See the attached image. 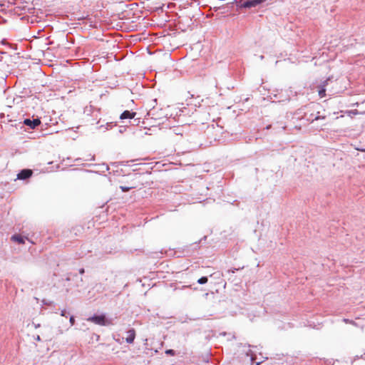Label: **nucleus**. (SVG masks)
<instances>
[{
    "instance_id": "f03ea898",
    "label": "nucleus",
    "mask_w": 365,
    "mask_h": 365,
    "mask_svg": "<svg viewBox=\"0 0 365 365\" xmlns=\"http://www.w3.org/2000/svg\"><path fill=\"white\" fill-rule=\"evenodd\" d=\"M266 0H249L245 1L242 6L244 8L256 7L257 6L264 2Z\"/></svg>"
},
{
    "instance_id": "4468645a",
    "label": "nucleus",
    "mask_w": 365,
    "mask_h": 365,
    "mask_svg": "<svg viewBox=\"0 0 365 365\" xmlns=\"http://www.w3.org/2000/svg\"><path fill=\"white\" fill-rule=\"evenodd\" d=\"M32 324L34 325L35 329H37L41 326L40 324H36L35 322H33Z\"/></svg>"
},
{
    "instance_id": "dca6fc26",
    "label": "nucleus",
    "mask_w": 365,
    "mask_h": 365,
    "mask_svg": "<svg viewBox=\"0 0 365 365\" xmlns=\"http://www.w3.org/2000/svg\"><path fill=\"white\" fill-rule=\"evenodd\" d=\"M66 310H62L61 311V315L62 317H66Z\"/></svg>"
},
{
    "instance_id": "f3484780",
    "label": "nucleus",
    "mask_w": 365,
    "mask_h": 365,
    "mask_svg": "<svg viewBox=\"0 0 365 365\" xmlns=\"http://www.w3.org/2000/svg\"><path fill=\"white\" fill-rule=\"evenodd\" d=\"M106 129H107V130H108V127H111V126H112V123H106Z\"/></svg>"
},
{
    "instance_id": "a211bd4d",
    "label": "nucleus",
    "mask_w": 365,
    "mask_h": 365,
    "mask_svg": "<svg viewBox=\"0 0 365 365\" xmlns=\"http://www.w3.org/2000/svg\"><path fill=\"white\" fill-rule=\"evenodd\" d=\"M79 272H80V274H83L84 273V269H81Z\"/></svg>"
},
{
    "instance_id": "ddd939ff",
    "label": "nucleus",
    "mask_w": 365,
    "mask_h": 365,
    "mask_svg": "<svg viewBox=\"0 0 365 365\" xmlns=\"http://www.w3.org/2000/svg\"><path fill=\"white\" fill-rule=\"evenodd\" d=\"M325 118V116H320V115H317V117H315V118L313 120H319V119H324Z\"/></svg>"
},
{
    "instance_id": "0eeeda50",
    "label": "nucleus",
    "mask_w": 365,
    "mask_h": 365,
    "mask_svg": "<svg viewBox=\"0 0 365 365\" xmlns=\"http://www.w3.org/2000/svg\"><path fill=\"white\" fill-rule=\"evenodd\" d=\"M11 240L19 244H24L25 242L24 238L20 235H14L11 237Z\"/></svg>"
},
{
    "instance_id": "7ed1b4c3",
    "label": "nucleus",
    "mask_w": 365,
    "mask_h": 365,
    "mask_svg": "<svg viewBox=\"0 0 365 365\" xmlns=\"http://www.w3.org/2000/svg\"><path fill=\"white\" fill-rule=\"evenodd\" d=\"M24 124L29 126L31 129H34L36 126L41 124V120L38 118L34 120L25 119L24 120Z\"/></svg>"
},
{
    "instance_id": "9d476101",
    "label": "nucleus",
    "mask_w": 365,
    "mask_h": 365,
    "mask_svg": "<svg viewBox=\"0 0 365 365\" xmlns=\"http://www.w3.org/2000/svg\"><path fill=\"white\" fill-rule=\"evenodd\" d=\"M165 354L171 356H174L175 354V351L173 349H167L165 351Z\"/></svg>"
},
{
    "instance_id": "20e7f679",
    "label": "nucleus",
    "mask_w": 365,
    "mask_h": 365,
    "mask_svg": "<svg viewBox=\"0 0 365 365\" xmlns=\"http://www.w3.org/2000/svg\"><path fill=\"white\" fill-rule=\"evenodd\" d=\"M32 170L29 169L22 170L18 175L17 179L19 180H26L30 178L32 175Z\"/></svg>"
},
{
    "instance_id": "423d86ee",
    "label": "nucleus",
    "mask_w": 365,
    "mask_h": 365,
    "mask_svg": "<svg viewBox=\"0 0 365 365\" xmlns=\"http://www.w3.org/2000/svg\"><path fill=\"white\" fill-rule=\"evenodd\" d=\"M135 115V113L130 112L129 110H125L121 115L120 119L133 118Z\"/></svg>"
},
{
    "instance_id": "1a4fd4ad",
    "label": "nucleus",
    "mask_w": 365,
    "mask_h": 365,
    "mask_svg": "<svg viewBox=\"0 0 365 365\" xmlns=\"http://www.w3.org/2000/svg\"><path fill=\"white\" fill-rule=\"evenodd\" d=\"M326 90L324 88H322L319 90V95L320 98H323L325 96Z\"/></svg>"
},
{
    "instance_id": "f8f14e48",
    "label": "nucleus",
    "mask_w": 365,
    "mask_h": 365,
    "mask_svg": "<svg viewBox=\"0 0 365 365\" xmlns=\"http://www.w3.org/2000/svg\"><path fill=\"white\" fill-rule=\"evenodd\" d=\"M69 321H70L71 325L73 326L74 324V323H75L74 317L73 316L71 317Z\"/></svg>"
},
{
    "instance_id": "39448f33",
    "label": "nucleus",
    "mask_w": 365,
    "mask_h": 365,
    "mask_svg": "<svg viewBox=\"0 0 365 365\" xmlns=\"http://www.w3.org/2000/svg\"><path fill=\"white\" fill-rule=\"evenodd\" d=\"M135 338V331L133 329H131L127 331V337L125 341L128 344H132Z\"/></svg>"
},
{
    "instance_id": "6ab92c4d",
    "label": "nucleus",
    "mask_w": 365,
    "mask_h": 365,
    "mask_svg": "<svg viewBox=\"0 0 365 365\" xmlns=\"http://www.w3.org/2000/svg\"><path fill=\"white\" fill-rule=\"evenodd\" d=\"M36 339L37 341H41V338H40V336L38 335L36 336Z\"/></svg>"
},
{
    "instance_id": "6e6552de",
    "label": "nucleus",
    "mask_w": 365,
    "mask_h": 365,
    "mask_svg": "<svg viewBox=\"0 0 365 365\" xmlns=\"http://www.w3.org/2000/svg\"><path fill=\"white\" fill-rule=\"evenodd\" d=\"M197 282L200 284H204L207 282V277H202L197 280Z\"/></svg>"
},
{
    "instance_id": "9b49d317",
    "label": "nucleus",
    "mask_w": 365,
    "mask_h": 365,
    "mask_svg": "<svg viewBox=\"0 0 365 365\" xmlns=\"http://www.w3.org/2000/svg\"><path fill=\"white\" fill-rule=\"evenodd\" d=\"M120 190L123 191V192H127V191H129L130 190V187H125V186H120Z\"/></svg>"
},
{
    "instance_id": "2eb2a0df",
    "label": "nucleus",
    "mask_w": 365,
    "mask_h": 365,
    "mask_svg": "<svg viewBox=\"0 0 365 365\" xmlns=\"http://www.w3.org/2000/svg\"><path fill=\"white\" fill-rule=\"evenodd\" d=\"M349 113H352L354 115H356V114L358 113V111L356 110H351V111H349Z\"/></svg>"
},
{
    "instance_id": "f257e3e1",
    "label": "nucleus",
    "mask_w": 365,
    "mask_h": 365,
    "mask_svg": "<svg viewBox=\"0 0 365 365\" xmlns=\"http://www.w3.org/2000/svg\"><path fill=\"white\" fill-rule=\"evenodd\" d=\"M88 321L101 326H109L113 324L112 320L106 319L105 315H95L89 317Z\"/></svg>"
}]
</instances>
